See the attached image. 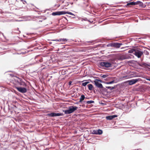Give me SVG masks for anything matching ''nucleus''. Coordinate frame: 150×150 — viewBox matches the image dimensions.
<instances>
[{
  "label": "nucleus",
  "mask_w": 150,
  "mask_h": 150,
  "mask_svg": "<svg viewBox=\"0 0 150 150\" xmlns=\"http://www.w3.org/2000/svg\"><path fill=\"white\" fill-rule=\"evenodd\" d=\"M78 108V107L75 106H71L67 110H64L63 112H64L65 114H69L74 112Z\"/></svg>",
  "instance_id": "f257e3e1"
},
{
  "label": "nucleus",
  "mask_w": 150,
  "mask_h": 150,
  "mask_svg": "<svg viewBox=\"0 0 150 150\" xmlns=\"http://www.w3.org/2000/svg\"><path fill=\"white\" fill-rule=\"evenodd\" d=\"M100 66L102 67H111L112 64L106 61H103L100 62Z\"/></svg>",
  "instance_id": "f03ea898"
},
{
  "label": "nucleus",
  "mask_w": 150,
  "mask_h": 150,
  "mask_svg": "<svg viewBox=\"0 0 150 150\" xmlns=\"http://www.w3.org/2000/svg\"><path fill=\"white\" fill-rule=\"evenodd\" d=\"M143 52L139 50H136L134 52V54L138 58H139L143 54Z\"/></svg>",
  "instance_id": "7ed1b4c3"
},
{
  "label": "nucleus",
  "mask_w": 150,
  "mask_h": 150,
  "mask_svg": "<svg viewBox=\"0 0 150 150\" xmlns=\"http://www.w3.org/2000/svg\"><path fill=\"white\" fill-rule=\"evenodd\" d=\"M101 81L98 79H96L94 81L95 84L96 86L100 88H102L103 86L102 84L100 83Z\"/></svg>",
  "instance_id": "20e7f679"
},
{
  "label": "nucleus",
  "mask_w": 150,
  "mask_h": 150,
  "mask_svg": "<svg viewBox=\"0 0 150 150\" xmlns=\"http://www.w3.org/2000/svg\"><path fill=\"white\" fill-rule=\"evenodd\" d=\"M47 115L51 117H53L57 116H62L63 115L62 113H55L52 112L50 113H48Z\"/></svg>",
  "instance_id": "39448f33"
},
{
  "label": "nucleus",
  "mask_w": 150,
  "mask_h": 150,
  "mask_svg": "<svg viewBox=\"0 0 150 150\" xmlns=\"http://www.w3.org/2000/svg\"><path fill=\"white\" fill-rule=\"evenodd\" d=\"M16 88L19 92L22 93H25L27 91V89L25 88L21 87H17Z\"/></svg>",
  "instance_id": "423d86ee"
},
{
  "label": "nucleus",
  "mask_w": 150,
  "mask_h": 150,
  "mask_svg": "<svg viewBox=\"0 0 150 150\" xmlns=\"http://www.w3.org/2000/svg\"><path fill=\"white\" fill-rule=\"evenodd\" d=\"M138 81L139 79H132L128 81L127 82L129 85H132L135 84Z\"/></svg>",
  "instance_id": "0eeeda50"
},
{
  "label": "nucleus",
  "mask_w": 150,
  "mask_h": 150,
  "mask_svg": "<svg viewBox=\"0 0 150 150\" xmlns=\"http://www.w3.org/2000/svg\"><path fill=\"white\" fill-rule=\"evenodd\" d=\"M122 43H120L117 42H115L113 43L112 45L113 47L117 48H119L120 47L121 45H122Z\"/></svg>",
  "instance_id": "6e6552de"
},
{
  "label": "nucleus",
  "mask_w": 150,
  "mask_h": 150,
  "mask_svg": "<svg viewBox=\"0 0 150 150\" xmlns=\"http://www.w3.org/2000/svg\"><path fill=\"white\" fill-rule=\"evenodd\" d=\"M63 14V11H58L55 12H53L52 13V15L53 16L60 15Z\"/></svg>",
  "instance_id": "1a4fd4ad"
},
{
  "label": "nucleus",
  "mask_w": 150,
  "mask_h": 150,
  "mask_svg": "<svg viewBox=\"0 0 150 150\" xmlns=\"http://www.w3.org/2000/svg\"><path fill=\"white\" fill-rule=\"evenodd\" d=\"M117 115H114L112 116H107L106 117V118L108 120H111L113 118L117 117Z\"/></svg>",
  "instance_id": "9d476101"
},
{
  "label": "nucleus",
  "mask_w": 150,
  "mask_h": 150,
  "mask_svg": "<svg viewBox=\"0 0 150 150\" xmlns=\"http://www.w3.org/2000/svg\"><path fill=\"white\" fill-rule=\"evenodd\" d=\"M139 3L142 4V3L140 1H137L136 2H130L127 4L128 5H135Z\"/></svg>",
  "instance_id": "9b49d317"
},
{
  "label": "nucleus",
  "mask_w": 150,
  "mask_h": 150,
  "mask_svg": "<svg viewBox=\"0 0 150 150\" xmlns=\"http://www.w3.org/2000/svg\"><path fill=\"white\" fill-rule=\"evenodd\" d=\"M68 14L70 15L75 16V15L72 13L69 12L63 11V14Z\"/></svg>",
  "instance_id": "f8f14e48"
},
{
  "label": "nucleus",
  "mask_w": 150,
  "mask_h": 150,
  "mask_svg": "<svg viewBox=\"0 0 150 150\" xmlns=\"http://www.w3.org/2000/svg\"><path fill=\"white\" fill-rule=\"evenodd\" d=\"M85 97L84 95H82L80 99V100L79 101V103H81L85 99Z\"/></svg>",
  "instance_id": "ddd939ff"
},
{
  "label": "nucleus",
  "mask_w": 150,
  "mask_h": 150,
  "mask_svg": "<svg viewBox=\"0 0 150 150\" xmlns=\"http://www.w3.org/2000/svg\"><path fill=\"white\" fill-rule=\"evenodd\" d=\"M86 80H83V82H84L85 81H86V82H83L82 83V86H86L88 83L89 82V81H86Z\"/></svg>",
  "instance_id": "4468645a"
},
{
  "label": "nucleus",
  "mask_w": 150,
  "mask_h": 150,
  "mask_svg": "<svg viewBox=\"0 0 150 150\" xmlns=\"http://www.w3.org/2000/svg\"><path fill=\"white\" fill-rule=\"evenodd\" d=\"M88 87L89 90H92L93 86L92 84H89L88 85Z\"/></svg>",
  "instance_id": "2eb2a0df"
},
{
  "label": "nucleus",
  "mask_w": 150,
  "mask_h": 150,
  "mask_svg": "<svg viewBox=\"0 0 150 150\" xmlns=\"http://www.w3.org/2000/svg\"><path fill=\"white\" fill-rule=\"evenodd\" d=\"M136 50L134 49H131L128 51V52L129 53H133V54L134 53V52H135V51Z\"/></svg>",
  "instance_id": "dca6fc26"
},
{
  "label": "nucleus",
  "mask_w": 150,
  "mask_h": 150,
  "mask_svg": "<svg viewBox=\"0 0 150 150\" xmlns=\"http://www.w3.org/2000/svg\"><path fill=\"white\" fill-rule=\"evenodd\" d=\"M92 134H98V132H97V130H93L92 132Z\"/></svg>",
  "instance_id": "f3484780"
},
{
  "label": "nucleus",
  "mask_w": 150,
  "mask_h": 150,
  "mask_svg": "<svg viewBox=\"0 0 150 150\" xmlns=\"http://www.w3.org/2000/svg\"><path fill=\"white\" fill-rule=\"evenodd\" d=\"M98 134H101L103 132L102 130L99 129L97 130Z\"/></svg>",
  "instance_id": "a211bd4d"
},
{
  "label": "nucleus",
  "mask_w": 150,
  "mask_h": 150,
  "mask_svg": "<svg viewBox=\"0 0 150 150\" xmlns=\"http://www.w3.org/2000/svg\"><path fill=\"white\" fill-rule=\"evenodd\" d=\"M129 78H130L129 76H124L122 77V79H128Z\"/></svg>",
  "instance_id": "6ab92c4d"
},
{
  "label": "nucleus",
  "mask_w": 150,
  "mask_h": 150,
  "mask_svg": "<svg viewBox=\"0 0 150 150\" xmlns=\"http://www.w3.org/2000/svg\"><path fill=\"white\" fill-rule=\"evenodd\" d=\"M94 101L92 100H89L87 101L86 103L88 104H91L93 103Z\"/></svg>",
  "instance_id": "aec40b11"
},
{
  "label": "nucleus",
  "mask_w": 150,
  "mask_h": 150,
  "mask_svg": "<svg viewBox=\"0 0 150 150\" xmlns=\"http://www.w3.org/2000/svg\"><path fill=\"white\" fill-rule=\"evenodd\" d=\"M148 65L146 63H142L141 64V66H142L147 67Z\"/></svg>",
  "instance_id": "412c9836"
},
{
  "label": "nucleus",
  "mask_w": 150,
  "mask_h": 150,
  "mask_svg": "<svg viewBox=\"0 0 150 150\" xmlns=\"http://www.w3.org/2000/svg\"><path fill=\"white\" fill-rule=\"evenodd\" d=\"M114 81H110V82H107L106 83L107 84H112V83H114Z\"/></svg>",
  "instance_id": "4be33fe9"
},
{
  "label": "nucleus",
  "mask_w": 150,
  "mask_h": 150,
  "mask_svg": "<svg viewBox=\"0 0 150 150\" xmlns=\"http://www.w3.org/2000/svg\"><path fill=\"white\" fill-rule=\"evenodd\" d=\"M67 40L66 39H65V38L62 39V42H66L67 41Z\"/></svg>",
  "instance_id": "5701e85b"
},
{
  "label": "nucleus",
  "mask_w": 150,
  "mask_h": 150,
  "mask_svg": "<svg viewBox=\"0 0 150 150\" xmlns=\"http://www.w3.org/2000/svg\"><path fill=\"white\" fill-rule=\"evenodd\" d=\"M108 76V75H103L101 76V77L103 78H105L107 77Z\"/></svg>",
  "instance_id": "b1692460"
},
{
  "label": "nucleus",
  "mask_w": 150,
  "mask_h": 150,
  "mask_svg": "<svg viewBox=\"0 0 150 150\" xmlns=\"http://www.w3.org/2000/svg\"><path fill=\"white\" fill-rule=\"evenodd\" d=\"M21 1L23 2V4H25L26 3V2L25 0H21Z\"/></svg>",
  "instance_id": "393cba45"
},
{
  "label": "nucleus",
  "mask_w": 150,
  "mask_h": 150,
  "mask_svg": "<svg viewBox=\"0 0 150 150\" xmlns=\"http://www.w3.org/2000/svg\"><path fill=\"white\" fill-rule=\"evenodd\" d=\"M144 53H146V54L147 55H148L149 54V52L147 51H144Z\"/></svg>",
  "instance_id": "a878e982"
},
{
  "label": "nucleus",
  "mask_w": 150,
  "mask_h": 150,
  "mask_svg": "<svg viewBox=\"0 0 150 150\" xmlns=\"http://www.w3.org/2000/svg\"><path fill=\"white\" fill-rule=\"evenodd\" d=\"M72 83V81H70L69 83V85L70 86L71 85Z\"/></svg>",
  "instance_id": "bb28decb"
},
{
  "label": "nucleus",
  "mask_w": 150,
  "mask_h": 150,
  "mask_svg": "<svg viewBox=\"0 0 150 150\" xmlns=\"http://www.w3.org/2000/svg\"><path fill=\"white\" fill-rule=\"evenodd\" d=\"M58 39H56V40H52V41H58Z\"/></svg>",
  "instance_id": "cd10ccee"
},
{
  "label": "nucleus",
  "mask_w": 150,
  "mask_h": 150,
  "mask_svg": "<svg viewBox=\"0 0 150 150\" xmlns=\"http://www.w3.org/2000/svg\"><path fill=\"white\" fill-rule=\"evenodd\" d=\"M58 42H62V39H58Z\"/></svg>",
  "instance_id": "c85d7f7f"
},
{
  "label": "nucleus",
  "mask_w": 150,
  "mask_h": 150,
  "mask_svg": "<svg viewBox=\"0 0 150 150\" xmlns=\"http://www.w3.org/2000/svg\"><path fill=\"white\" fill-rule=\"evenodd\" d=\"M25 52H21V53H20V54H25Z\"/></svg>",
  "instance_id": "c756f323"
},
{
  "label": "nucleus",
  "mask_w": 150,
  "mask_h": 150,
  "mask_svg": "<svg viewBox=\"0 0 150 150\" xmlns=\"http://www.w3.org/2000/svg\"><path fill=\"white\" fill-rule=\"evenodd\" d=\"M107 88L108 89H110V88H111V87L110 86H109V87H108Z\"/></svg>",
  "instance_id": "7c9ffc66"
},
{
  "label": "nucleus",
  "mask_w": 150,
  "mask_h": 150,
  "mask_svg": "<svg viewBox=\"0 0 150 150\" xmlns=\"http://www.w3.org/2000/svg\"><path fill=\"white\" fill-rule=\"evenodd\" d=\"M146 79L147 80L149 81H150V79Z\"/></svg>",
  "instance_id": "2f4dec72"
},
{
  "label": "nucleus",
  "mask_w": 150,
  "mask_h": 150,
  "mask_svg": "<svg viewBox=\"0 0 150 150\" xmlns=\"http://www.w3.org/2000/svg\"><path fill=\"white\" fill-rule=\"evenodd\" d=\"M113 87H112V88H111V89H113Z\"/></svg>",
  "instance_id": "473e14b6"
}]
</instances>
